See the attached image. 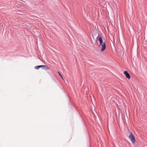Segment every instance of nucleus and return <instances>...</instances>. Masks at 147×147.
I'll return each instance as SVG.
<instances>
[{
  "mask_svg": "<svg viewBox=\"0 0 147 147\" xmlns=\"http://www.w3.org/2000/svg\"><path fill=\"white\" fill-rule=\"evenodd\" d=\"M130 75H129V79H130Z\"/></svg>",
  "mask_w": 147,
  "mask_h": 147,
  "instance_id": "6e6552de",
  "label": "nucleus"
},
{
  "mask_svg": "<svg viewBox=\"0 0 147 147\" xmlns=\"http://www.w3.org/2000/svg\"><path fill=\"white\" fill-rule=\"evenodd\" d=\"M58 73H59V75L61 76V78L63 79V76H61V75L60 73L59 72H58Z\"/></svg>",
  "mask_w": 147,
  "mask_h": 147,
  "instance_id": "0eeeda50",
  "label": "nucleus"
},
{
  "mask_svg": "<svg viewBox=\"0 0 147 147\" xmlns=\"http://www.w3.org/2000/svg\"><path fill=\"white\" fill-rule=\"evenodd\" d=\"M42 67V65H40L36 66L35 67V68L36 69H38Z\"/></svg>",
  "mask_w": 147,
  "mask_h": 147,
  "instance_id": "423d86ee",
  "label": "nucleus"
},
{
  "mask_svg": "<svg viewBox=\"0 0 147 147\" xmlns=\"http://www.w3.org/2000/svg\"><path fill=\"white\" fill-rule=\"evenodd\" d=\"M100 45L102 46L101 51L102 52L103 51L106 49V43L105 41L104 42L103 44Z\"/></svg>",
  "mask_w": 147,
  "mask_h": 147,
  "instance_id": "f03ea898",
  "label": "nucleus"
},
{
  "mask_svg": "<svg viewBox=\"0 0 147 147\" xmlns=\"http://www.w3.org/2000/svg\"><path fill=\"white\" fill-rule=\"evenodd\" d=\"M98 36L97 37V38H98ZM99 37V40L100 45H102V44H103L104 42H103V40H102V38L101 36H99V37Z\"/></svg>",
  "mask_w": 147,
  "mask_h": 147,
  "instance_id": "7ed1b4c3",
  "label": "nucleus"
},
{
  "mask_svg": "<svg viewBox=\"0 0 147 147\" xmlns=\"http://www.w3.org/2000/svg\"><path fill=\"white\" fill-rule=\"evenodd\" d=\"M124 74L126 76V77L129 79V73L127 71H124Z\"/></svg>",
  "mask_w": 147,
  "mask_h": 147,
  "instance_id": "39448f33",
  "label": "nucleus"
},
{
  "mask_svg": "<svg viewBox=\"0 0 147 147\" xmlns=\"http://www.w3.org/2000/svg\"><path fill=\"white\" fill-rule=\"evenodd\" d=\"M42 68L45 70H49V67L45 65H42Z\"/></svg>",
  "mask_w": 147,
  "mask_h": 147,
  "instance_id": "20e7f679",
  "label": "nucleus"
},
{
  "mask_svg": "<svg viewBox=\"0 0 147 147\" xmlns=\"http://www.w3.org/2000/svg\"><path fill=\"white\" fill-rule=\"evenodd\" d=\"M129 139L133 144H134L136 141V140L134 135L131 132L129 135Z\"/></svg>",
  "mask_w": 147,
  "mask_h": 147,
  "instance_id": "f257e3e1",
  "label": "nucleus"
}]
</instances>
